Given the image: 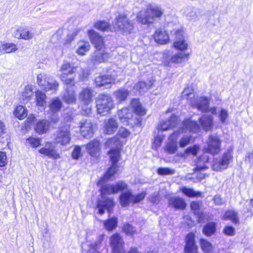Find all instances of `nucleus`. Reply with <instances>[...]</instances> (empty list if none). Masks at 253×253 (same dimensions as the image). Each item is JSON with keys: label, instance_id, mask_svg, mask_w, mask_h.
Returning a JSON list of instances; mask_svg holds the SVG:
<instances>
[{"label": "nucleus", "instance_id": "nucleus-1", "mask_svg": "<svg viewBox=\"0 0 253 253\" xmlns=\"http://www.w3.org/2000/svg\"><path fill=\"white\" fill-rule=\"evenodd\" d=\"M107 147H111L109 154L112 165L105 173L104 176L101 178L97 183L99 186H101V200L98 201L97 206L100 214L104 213V210H107L110 212L111 209L115 204L113 199L107 198V194L117 193L119 191L124 190L127 188V185L123 181H120L114 185H105L103 183L110 179H112L118 170V162L120 158V147L122 143L117 137H113L109 139L106 142Z\"/></svg>", "mask_w": 253, "mask_h": 253}, {"label": "nucleus", "instance_id": "nucleus-2", "mask_svg": "<svg viewBox=\"0 0 253 253\" xmlns=\"http://www.w3.org/2000/svg\"><path fill=\"white\" fill-rule=\"evenodd\" d=\"M164 13V9L160 5L150 4L147 8L139 11L136 19L142 25L153 24L155 19H160Z\"/></svg>", "mask_w": 253, "mask_h": 253}, {"label": "nucleus", "instance_id": "nucleus-3", "mask_svg": "<svg viewBox=\"0 0 253 253\" xmlns=\"http://www.w3.org/2000/svg\"><path fill=\"white\" fill-rule=\"evenodd\" d=\"M113 29L118 34L127 36L134 29V23L125 13H119L112 23Z\"/></svg>", "mask_w": 253, "mask_h": 253}, {"label": "nucleus", "instance_id": "nucleus-4", "mask_svg": "<svg viewBox=\"0 0 253 253\" xmlns=\"http://www.w3.org/2000/svg\"><path fill=\"white\" fill-rule=\"evenodd\" d=\"M114 106V100L108 94H101L96 99L97 112L102 116L109 114Z\"/></svg>", "mask_w": 253, "mask_h": 253}, {"label": "nucleus", "instance_id": "nucleus-5", "mask_svg": "<svg viewBox=\"0 0 253 253\" xmlns=\"http://www.w3.org/2000/svg\"><path fill=\"white\" fill-rule=\"evenodd\" d=\"M209 160V158L207 155L200 156L196 162V167L194 169L195 172H197V173L193 174L192 176H191V174H187L186 176V179H191L193 180L194 182H197L205 178L206 175L202 171L208 168L205 164L208 162Z\"/></svg>", "mask_w": 253, "mask_h": 253}, {"label": "nucleus", "instance_id": "nucleus-6", "mask_svg": "<svg viewBox=\"0 0 253 253\" xmlns=\"http://www.w3.org/2000/svg\"><path fill=\"white\" fill-rule=\"evenodd\" d=\"M77 71V67L73 66L70 62L64 61L62 64L60 72L59 78L66 84L74 86L75 82V77H69V75L75 73Z\"/></svg>", "mask_w": 253, "mask_h": 253}, {"label": "nucleus", "instance_id": "nucleus-7", "mask_svg": "<svg viewBox=\"0 0 253 253\" xmlns=\"http://www.w3.org/2000/svg\"><path fill=\"white\" fill-rule=\"evenodd\" d=\"M53 135L55 144L62 146H65L69 144L71 140L70 126L64 125L59 127Z\"/></svg>", "mask_w": 253, "mask_h": 253}, {"label": "nucleus", "instance_id": "nucleus-8", "mask_svg": "<svg viewBox=\"0 0 253 253\" xmlns=\"http://www.w3.org/2000/svg\"><path fill=\"white\" fill-rule=\"evenodd\" d=\"M37 83L42 89L47 91L56 90L58 87V83L45 73H42L38 75Z\"/></svg>", "mask_w": 253, "mask_h": 253}, {"label": "nucleus", "instance_id": "nucleus-9", "mask_svg": "<svg viewBox=\"0 0 253 253\" xmlns=\"http://www.w3.org/2000/svg\"><path fill=\"white\" fill-rule=\"evenodd\" d=\"M221 143V141L218 136L210 135L207 140L204 150L212 155L217 154L220 151Z\"/></svg>", "mask_w": 253, "mask_h": 253}, {"label": "nucleus", "instance_id": "nucleus-10", "mask_svg": "<svg viewBox=\"0 0 253 253\" xmlns=\"http://www.w3.org/2000/svg\"><path fill=\"white\" fill-rule=\"evenodd\" d=\"M232 159V149L228 150L224 153L220 159H215L212 165L213 170L220 171L226 169Z\"/></svg>", "mask_w": 253, "mask_h": 253}, {"label": "nucleus", "instance_id": "nucleus-11", "mask_svg": "<svg viewBox=\"0 0 253 253\" xmlns=\"http://www.w3.org/2000/svg\"><path fill=\"white\" fill-rule=\"evenodd\" d=\"M119 119L125 125L133 126L137 124L138 120L133 118L132 111L129 109L123 108L118 112Z\"/></svg>", "mask_w": 253, "mask_h": 253}, {"label": "nucleus", "instance_id": "nucleus-12", "mask_svg": "<svg viewBox=\"0 0 253 253\" xmlns=\"http://www.w3.org/2000/svg\"><path fill=\"white\" fill-rule=\"evenodd\" d=\"M12 36L17 39L30 40L35 36L34 33L30 31L27 28L22 26H14L11 29Z\"/></svg>", "mask_w": 253, "mask_h": 253}, {"label": "nucleus", "instance_id": "nucleus-13", "mask_svg": "<svg viewBox=\"0 0 253 253\" xmlns=\"http://www.w3.org/2000/svg\"><path fill=\"white\" fill-rule=\"evenodd\" d=\"M110 58L109 53L106 51V48L95 49L90 54V61L94 65L105 62Z\"/></svg>", "mask_w": 253, "mask_h": 253}, {"label": "nucleus", "instance_id": "nucleus-14", "mask_svg": "<svg viewBox=\"0 0 253 253\" xmlns=\"http://www.w3.org/2000/svg\"><path fill=\"white\" fill-rule=\"evenodd\" d=\"M89 39L95 49L105 48L104 38L97 32L91 29L87 31Z\"/></svg>", "mask_w": 253, "mask_h": 253}, {"label": "nucleus", "instance_id": "nucleus-15", "mask_svg": "<svg viewBox=\"0 0 253 253\" xmlns=\"http://www.w3.org/2000/svg\"><path fill=\"white\" fill-rule=\"evenodd\" d=\"M175 39L173 43V46L176 49L184 51L188 48V44L184 39L183 32L181 30H177L175 32Z\"/></svg>", "mask_w": 253, "mask_h": 253}, {"label": "nucleus", "instance_id": "nucleus-16", "mask_svg": "<svg viewBox=\"0 0 253 253\" xmlns=\"http://www.w3.org/2000/svg\"><path fill=\"white\" fill-rule=\"evenodd\" d=\"M80 132L85 138H90L93 135L92 123L89 119H83L79 123Z\"/></svg>", "mask_w": 253, "mask_h": 253}, {"label": "nucleus", "instance_id": "nucleus-17", "mask_svg": "<svg viewBox=\"0 0 253 253\" xmlns=\"http://www.w3.org/2000/svg\"><path fill=\"white\" fill-rule=\"evenodd\" d=\"M110 244L114 253H125L123 248L124 242L118 234H115L110 238Z\"/></svg>", "mask_w": 253, "mask_h": 253}, {"label": "nucleus", "instance_id": "nucleus-18", "mask_svg": "<svg viewBox=\"0 0 253 253\" xmlns=\"http://www.w3.org/2000/svg\"><path fill=\"white\" fill-rule=\"evenodd\" d=\"M39 152L54 160L60 158V155L56 150L55 147L50 142H46L44 147L39 150Z\"/></svg>", "mask_w": 253, "mask_h": 253}, {"label": "nucleus", "instance_id": "nucleus-19", "mask_svg": "<svg viewBox=\"0 0 253 253\" xmlns=\"http://www.w3.org/2000/svg\"><path fill=\"white\" fill-rule=\"evenodd\" d=\"M154 41L158 43L165 44L169 42V37L164 28H159L157 29L154 34Z\"/></svg>", "mask_w": 253, "mask_h": 253}, {"label": "nucleus", "instance_id": "nucleus-20", "mask_svg": "<svg viewBox=\"0 0 253 253\" xmlns=\"http://www.w3.org/2000/svg\"><path fill=\"white\" fill-rule=\"evenodd\" d=\"M94 82L97 86H105L109 87L111 84H115L116 79L112 75H101L96 77Z\"/></svg>", "mask_w": 253, "mask_h": 253}, {"label": "nucleus", "instance_id": "nucleus-21", "mask_svg": "<svg viewBox=\"0 0 253 253\" xmlns=\"http://www.w3.org/2000/svg\"><path fill=\"white\" fill-rule=\"evenodd\" d=\"M178 121V117L173 115L169 119L160 122L157 126L158 130L159 131H164L172 128L177 124Z\"/></svg>", "mask_w": 253, "mask_h": 253}, {"label": "nucleus", "instance_id": "nucleus-22", "mask_svg": "<svg viewBox=\"0 0 253 253\" xmlns=\"http://www.w3.org/2000/svg\"><path fill=\"white\" fill-rule=\"evenodd\" d=\"M93 90L88 87L83 88L79 93V99L83 105H90L92 102Z\"/></svg>", "mask_w": 253, "mask_h": 253}, {"label": "nucleus", "instance_id": "nucleus-23", "mask_svg": "<svg viewBox=\"0 0 253 253\" xmlns=\"http://www.w3.org/2000/svg\"><path fill=\"white\" fill-rule=\"evenodd\" d=\"M179 131L174 132L169 137V142L168 143L165 151L169 154L174 153L177 149L176 140L179 136Z\"/></svg>", "mask_w": 253, "mask_h": 253}, {"label": "nucleus", "instance_id": "nucleus-24", "mask_svg": "<svg viewBox=\"0 0 253 253\" xmlns=\"http://www.w3.org/2000/svg\"><path fill=\"white\" fill-rule=\"evenodd\" d=\"M209 104V101L207 98L205 97H197L193 100V102H191V106L201 111L207 112Z\"/></svg>", "mask_w": 253, "mask_h": 253}, {"label": "nucleus", "instance_id": "nucleus-25", "mask_svg": "<svg viewBox=\"0 0 253 253\" xmlns=\"http://www.w3.org/2000/svg\"><path fill=\"white\" fill-rule=\"evenodd\" d=\"M85 148L90 156L96 157L100 151V143L99 141L94 139L86 145Z\"/></svg>", "mask_w": 253, "mask_h": 253}, {"label": "nucleus", "instance_id": "nucleus-26", "mask_svg": "<svg viewBox=\"0 0 253 253\" xmlns=\"http://www.w3.org/2000/svg\"><path fill=\"white\" fill-rule=\"evenodd\" d=\"M194 239V234L191 233L187 235L185 239V253H197V248L195 245Z\"/></svg>", "mask_w": 253, "mask_h": 253}, {"label": "nucleus", "instance_id": "nucleus-27", "mask_svg": "<svg viewBox=\"0 0 253 253\" xmlns=\"http://www.w3.org/2000/svg\"><path fill=\"white\" fill-rule=\"evenodd\" d=\"M180 129L182 132L188 130L190 132H197L199 130V126L196 122L187 119L183 123Z\"/></svg>", "mask_w": 253, "mask_h": 253}, {"label": "nucleus", "instance_id": "nucleus-28", "mask_svg": "<svg viewBox=\"0 0 253 253\" xmlns=\"http://www.w3.org/2000/svg\"><path fill=\"white\" fill-rule=\"evenodd\" d=\"M105 129L104 132L107 134H113L118 127V123L114 118H110L104 122Z\"/></svg>", "mask_w": 253, "mask_h": 253}, {"label": "nucleus", "instance_id": "nucleus-29", "mask_svg": "<svg viewBox=\"0 0 253 253\" xmlns=\"http://www.w3.org/2000/svg\"><path fill=\"white\" fill-rule=\"evenodd\" d=\"M62 99L68 104L75 103L76 101L75 91L73 87H68L62 94Z\"/></svg>", "mask_w": 253, "mask_h": 253}, {"label": "nucleus", "instance_id": "nucleus-30", "mask_svg": "<svg viewBox=\"0 0 253 253\" xmlns=\"http://www.w3.org/2000/svg\"><path fill=\"white\" fill-rule=\"evenodd\" d=\"M90 45L89 42L84 40H81L78 42L76 52L80 56H84L90 50Z\"/></svg>", "mask_w": 253, "mask_h": 253}, {"label": "nucleus", "instance_id": "nucleus-31", "mask_svg": "<svg viewBox=\"0 0 253 253\" xmlns=\"http://www.w3.org/2000/svg\"><path fill=\"white\" fill-rule=\"evenodd\" d=\"M129 93L127 89L125 88H121L114 91L113 95L116 101L120 103L126 100Z\"/></svg>", "mask_w": 253, "mask_h": 253}, {"label": "nucleus", "instance_id": "nucleus-32", "mask_svg": "<svg viewBox=\"0 0 253 253\" xmlns=\"http://www.w3.org/2000/svg\"><path fill=\"white\" fill-rule=\"evenodd\" d=\"M49 129V123L45 120L39 121L35 127V131L40 134L45 133Z\"/></svg>", "mask_w": 253, "mask_h": 253}, {"label": "nucleus", "instance_id": "nucleus-33", "mask_svg": "<svg viewBox=\"0 0 253 253\" xmlns=\"http://www.w3.org/2000/svg\"><path fill=\"white\" fill-rule=\"evenodd\" d=\"M213 118L211 115H204L199 119V122L203 128L208 131L210 130L212 125Z\"/></svg>", "mask_w": 253, "mask_h": 253}, {"label": "nucleus", "instance_id": "nucleus-34", "mask_svg": "<svg viewBox=\"0 0 253 253\" xmlns=\"http://www.w3.org/2000/svg\"><path fill=\"white\" fill-rule=\"evenodd\" d=\"M169 205L176 209L183 210L185 208L186 204L183 199L175 197L169 199Z\"/></svg>", "mask_w": 253, "mask_h": 253}, {"label": "nucleus", "instance_id": "nucleus-35", "mask_svg": "<svg viewBox=\"0 0 253 253\" xmlns=\"http://www.w3.org/2000/svg\"><path fill=\"white\" fill-rule=\"evenodd\" d=\"M18 49L16 44L11 42H1L0 43V52L5 53L14 52Z\"/></svg>", "mask_w": 253, "mask_h": 253}, {"label": "nucleus", "instance_id": "nucleus-36", "mask_svg": "<svg viewBox=\"0 0 253 253\" xmlns=\"http://www.w3.org/2000/svg\"><path fill=\"white\" fill-rule=\"evenodd\" d=\"M120 202L123 207L128 206L130 203L132 204V193L130 191L122 193L120 196Z\"/></svg>", "mask_w": 253, "mask_h": 253}, {"label": "nucleus", "instance_id": "nucleus-37", "mask_svg": "<svg viewBox=\"0 0 253 253\" xmlns=\"http://www.w3.org/2000/svg\"><path fill=\"white\" fill-rule=\"evenodd\" d=\"M131 105L134 112L138 115L141 116L146 114V109L142 107L141 104L138 99H132L131 100Z\"/></svg>", "mask_w": 253, "mask_h": 253}, {"label": "nucleus", "instance_id": "nucleus-38", "mask_svg": "<svg viewBox=\"0 0 253 253\" xmlns=\"http://www.w3.org/2000/svg\"><path fill=\"white\" fill-rule=\"evenodd\" d=\"M181 97L183 99L187 100L191 105V102L195 99L193 89L192 87L188 86L183 91Z\"/></svg>", "mask_w": 253, "mask_h": 253}, {"label": "nucleus", "instance_id": "nucleus-39", "mask_svg": "<svg viewBox=\"0 0 253 253\" xmlns=\"http://www.w3.org/2000/svg\"><path fill=\"white\" fill-rule=\"evenodd\" d=\"M201 203L200 202H193L191 204V210L197 215L199 222L203 219V212L201 210Z\"/></svg>", "mask_w": 253, "mask_h": 253}, {"label": "nucleus", "instance_id": "nucleus-40", "mask_svg": "<svg viewBox=\"0 0 253 253\" xmlns=\"http://www.w3.org/2000/svg\"><path fill=\"white\" fill-rule=\"evenodd\" d=\"M62 103L61 100L57 98H53L51 101L49 107L52 114H56L61 108Z\"/></svg>", "mask_w": 253, "mask_h": 253}, {"label": "nucleus", "instance_id": "nucleus-41", "mask_svg": "<svg viewBox=\"0 0 253 253\" xmlns=\"http://www.w3.org/2000/svg\"><path fill=\"white\" fill-rule=\"evenodd\" d=\"M189 56V53L180 52L173 55L171 57L170 60L174 63H181L185 59H188Z\"/></svg>", "mask_w": 253, "mask_h": 253}, {"label": "nucleus", "instance_id": "nucleus-42", "mask_svg": "<svg viewBox=\"0 0 253 253\" xmlns=\"http://www.w3.org/2000/svg\"><path fill=\"white\" fill-rule=\"evenodd\" d=\"M222 219L224 220H230L233 223L236 224L239 222L237 213L232 210H229L226 211Z\"/></svg>", "mask_w": 253, "mask_h": 253}, {"label": "nucleus", "instance_id": "nucleus-43", "mask_svg": "<svg viewBox=\"0 0 253 253\" xmlns=\"http://www.w3.org/2000/svg\"><path fill=\"white\" fill-rule=\"evenodd\" d=\"M152 85V84L149 82L146 84L145 82L140 81L135 84L133 89L139 93L145 91Z\"/></svg>", "mask_w": 253, "mask_h": 253}, {"label": "nucleus", "instance_id": "nucleus-44", "mask_svg": "<svg viewBox=\"0 0 253 253\" xmlns=\"http://www.w3.org/2000/svg\"><path fill=\"white\" fill-rule=\"evenodd\" d=\"M93 27L101 31H108L110 29V25L105 21H98L94 23Z\"/></svg>", "mask_w": 253, "mask_h": 253}, {"label": "nucleus", "instance_id": "nucleus-45", "mask_svg": "<svg viewBox=\"0 0 253 253\" xmlns=\"http://www.w3.org/2000/svg\"><path fill=\"white\" fill-rule=\"evenodd\" d=\"M200 148L199 146L197 145L189 147L185 150L181 156L182 157L186 158L190 155L196 156L198 152L200 151Z\"/></svg>", "mask_w": 253, "mask_h": 253}, {"label": "nucleus", "instance_id": "nucleus-46", "mask_svg": "<svg viewBox=\"0 0 253 253\" xmlns=\"http://www.w3.org/2000/svg\"><path fill=\"white\" fill-rule=\"evenodd\" d=\"M118 223L117 218L116 217L111 218L104 222L105 228L108 231H112L116 228Z\"/></svg>", "mask_w": 253, "mask_h": 253}, {"label": "nucleus", "instance_id": "nucleus-47", "mask_svg": "<svg viewBox=\"0 0 253 253\" xmlns=\"http://www.w3.org/2000/svg\"><path fill=\"white\" fill-rule=\"evenodd\" d=\"M179 190L184 195L189 197H200L201 195V192H196L193 189L188 188L186 187H180Z\"/></svg>", "mask_w": 253, "mask_h": 253}, {"label": "nucleus", "instance_id": "nucleus-48", "mask_svg": "<svg viewBox=\"0 0 253 253\" xmlns=\"http://www.w3.org/2000/svg\"><path fill=\"white\" fill-rule=\"evenodd\" d=\"M37 105L44 106L46 104V95L44 93L38 90L35 94Z\"/></svg>", "mask_w": 253, "mask_h": 253}, {"label": "nucleus", "instance_id": "nucleus-49", "mask_svg": "<svg viewBox=\"0 0 253 253\" xmlns=\"http://www.w3.org/2000/svg\"><path fill=\"white\" fill-rule=\"evenodd\" d=\"M215 223L212 222L208 223L203 229L204 233L208 236H210L215 231Z\"/></svg>", "mask_w": 253, "mask_h": 253}, {"label": "nucleus", "instance_id": "nucleus-50", "mask_svg": "<svg viewBox=\"0 0 253 253\" xmlns=\"http://www.w3.org/2000/svg\"><path fill=\"white\" fill-rule=\"evenodd\" d=\"M187 19L190 21H196L199 19V16L196 10L193 8H188L185 13Z\"/></svg>", "mask_w": 253, "mask_h": 253}, {"label": "nucleus", "instance_id": "nucleus-51", "mask_svg": "<svg viewBox=\"0 0 253 253\" xmlns=\"http://www.w3.org/2000/svg\"><path fill=\"white\" fill-rule=\"evenodd\" d=\"M14 115L19 119L22 120L27 116V110L22 106H18L14 111Z\"/></svg>", "mask_w": 253, "mask_h": 253}, {"label": "nucleus", "instance_id": "nucleus-52", "mask_svg": "<svg viewBox=\"0 0 253 253\" xmlns=\"http://www.w3.org/2000/svg\"><path fill=\"white\" fill-rule=\"evenodd\" d=\"M201 247L205 253H210L213 249L211 244L205 239L200 240Z\"/></svg>", "mask_w": 253, "mask_h": 253}, {"label": "nucleus", "instance_id": "nucleus-53", "mask_svg": "<svg viewBox=\"0 0 253 253\" xmlns=\"http://www.w3.org/2000/svg\"><path fill=\"white\" fill-rule=\"evenodd\" d=\"M123 230L126 234L129 235L137 233L136 228L129 223H126L124 225Z\"/></svg>", "mask_w": 253, "mask_h": 253}, {"label": "nucleus", "instance_id": "nucleus-54", "mask_svg": "<svg viewBox=\"0 0 253 253\" xmlns=\"http://www.w3.org/2000/svg\"><path fill=\"white\" fill-rule=\"evenodd\" d=\"M33 94V89L31 85H27L22 93V99L25 100L30 98Z\"/></svg>", "mask_w": 253, "mask_h": 253}, {"label": "nucleus", "instance_id": "nucleus-55", "mask_svg": "<svg viewBox=\"0 0 253 253\" xmlns=\"http://www.w3.org/2000/svg\"><path fill=\"white\" fill-rule=\"evenodd\" d=\"M164 135L160 133L159 131L157 136L154 138L153 142V147L155 149H157L158 148L160 147L161 145L162 142L164 138Z\"/></svg>", "mask_w": 253, "mask_h": 253}, {"label": "nucleus", "instance_id": "nucleus-56", "mask_svg": "<svg viewBox=\"0 0 253 253\" xmlns=\"http://www.w3.org/2000/svg\"><path fill=\"white\" fill-rule=\"evenodd\" d=\"M146 195L145 192H142L136 195L132 194V204L138 203L142 201Z\"/></svg>", "mask_w": 253, "mask_h": 253}, {"label": "nucleus", "instance_id": "nucleus-57", "mask_svg": "<svg viewBox=\"0 0 253 253\" xmlns=\"http://www.w3.org/2000/svg\"><path fill=\"white\" fill-rule=\"evenodd\" d=\"M192 136L186 135L183 136L179 141V146L180 147H184L188 145L191 141H192Z\"/></svg>", "mask_w": 253, "mask_h": 253}, {"label": "nucleus", "instance_id": "nucleus-58", "mask_svg": "<svg viewBox=\"0 0 253 253\" xmlns=\"http://www.w3.org/2000/svg\"><path fill=\"white\" fill-rule=\"evenodd\" d=\"M157 172L160 175H170L173 174L175 170L168 168H160L158 169Z\"/></svg>", "mask_w": 253, "mask_h": 253}, {"label": "nucleus", "instance_id": "nucleus-59", "mask_svg": "<svg viewBox=\"0 0 253 253\" xmlns=\"http://www.w3.org/2000/svg\"><path fill=\"white\" fill-rule=\"evenodd\" d=\"M82 156V153L81 147L76 146L72 153V157L74 159H78L80 157Z\"/></svg>", "mask_w": 253, "mask_h": 253}, {"label": "nucleus", "instance_id": "nucleus-60", "mask_svg": "<svg viewBox=\"0 0 253 253\" xmlns=\"http://www.w3.org/2000/svg\"><path fill=\"white\" fill-rule=\"evenodd\" d=\"M41 141V139L35 137H30L27 140V142L29 143L31 146L35 148L37 147L40 145Z\"/></svg>", "mask_w": 253, "mask_h": 253}, {"label": "nucleus", "instance_id": "nucleus-61", "mask_svg": "<svg viewBox=\"0 0 253 253\" xmlns=\"http://www.w3.org/2000/svg\"><path fill=\"white\" fill-rule=\"evenodd\" d=\"M229 114L228 111L225 109H221L219 114V118L220 122L222 123H225L228 118Z\"/></svg>", "mask_w": 253, "mask_h": 253}, {"label": "nucleus", "instance_id": "nucleus-62", "mask_svg": "<svg viewBox=\"0 0 253 253\" xmlns=\"http://www.w3.org/2000/svg\"><path fill=\"white\" fill-rule=\"evenodd\" d=\"M104 238V235H101L99 236L97 240L94 242L93 244L90 245L88 246L89 248H90L91 247H93L97 251L99 248L100 245L102 243Z\"/></svg>", "mask_w": 253, "mask_h": 253}, {"label": "nucleus", "instance_id": "nucleus-63", "mask_svg": "<svg viewBox=\"0 0 253 253\" xmlns=\"http://www.w3.org/2000/svg\"><path fill=\"white\" fill-rule=\"evenodd\" d=\"M130 132L126 129L122 127L119 129L117 135L121 138H126L130 135Z\"/></svg>", "mask_w": 253, "mask_h": 253}, {"label": "nucleus", "instance_id": "nucleus-64", "mask_svg": "<svg viewBox=\"0 0 253 253\" xmlns=\"http://www.w3.org/2000/svg\"><path fill=\"white\" fill-rule=\"evenodd\" d=\"M149 200L150 202L153 204H158L161 200V197L159 193H154L152 195H151L149 198Z\"/></svg>", "mask_w": 253, "mask_h": 253}]
</instances>
